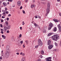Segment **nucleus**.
I'll return each instance as SVG.
<instances>
[{"instance_id":"obj_1","label":"nucleus","mask_w":61,"mask_h":61,"mask_svg":"<svg viewBox=\"0 0 61 61\" xmlns=\"http://www.w3.org/2000/svg\"><path fill=\"white\" fill-rule=\"evenodd\" d=\"M50 3H48V4H47V9H46V16L49 13V11H50Z\"/></svg>"},{"instance_id":"obj_2","label":"nucleus","mask_w":61,"mask_h":61,"mask_svg":"<svg viewBox=\"0 0 61 61\" xmlns=\"http://www.w3.org/2000/svg\"><path fill=\"white\" fill-rule=\"evenodd\" d=\"M58 36L57 34H55L54 36L51 37V39L54 41H56L57 40V39H58Z\"/></svg>"},{"instance_id":"obj_3","label":"nucleus","mask_w":61,"mask_h":61,"mask_svg":"<svg viewBox=\"0 0 61 61\" xmlns=\"http://www.w3.org/2000/svg\"><path fill=\"white\" fill-rule=\"evenodd\" d=\"M53 26V24L52 23L50 22V23L49 24V27L48 28V30H50L52 28V27Z\"/></svg>"},{"instance_id":"obj_4","label":"nucleus","mask_w":61,"mask_h":61,"mask_svg":"<svg viewBox=\"0 0 61 61\" xmlns=\"http://www.w3.org/2000/svg\"><path fill=\"white\" fill-rule=\"evenodd\" d=\"M38 45L39 46H41L42 45H43L42 42V41H41V40H40V39H39L38 40Z\"/></svg>"},{"instance_id":"obj_5","label":"nucleus","mask_w":61,"mask_h":61,"mask_svg":"<svg viewBox=\"0 0 61 61\" xmlns=\"http://www.w3.org/2000/svg\"><path fill=\"white\" fill-rule=\"evenodd\" d=\"M5 55H5V57L6 58H7L9 56V53L8 52L7 53L6 52V53H5Z\"/></svg>"},{"instance_id":"obj_6","label":"nucleus","mask_w":61,"mask_h":61,"mask_svg":"<svg viewBox=\"0 0 61 61\" xmlns=\"http://www.w3.org/2000/svg\"><path fill=\"white\" fill-rule=\"evenodd\" d=\"M46 61H52L51 60V57H50L48 58H47L46 59Z\"/></svg>"},{"instance_id":"obj_7","label":"nucleus","mask_w":61,"mask_h":61,"mask_svg":"<svg viewBox=\"0 0 61 61\" xmlns=\"http://www.w3.org/2000/svg\"><path fill=\"white\" fill-rule=\"evenodd\" d=\"M53 47V45H50L48 46L49 49H51Z\"/></svg>"},{"instance_id":"obj_8","label":"nucleus","mask_w":61,"mask_h":61,"mask_svg":"<svg viewBox=\"0 0 61 61\" xmlns=\"http://www.w3.org/2000/svg\"><path fill=\"white\" fill-rule=\"evenodd\" d=\"M58 27L59 29V30L60 32H61V27L60 26V24H59L58 25Z\"/></svg>"},{"instance_id":"obj_9","label":"nucleus","mask_w":61,"mask_h":61,"mask_svg":"<svg viewBox=\"0 0 61 61\" xmlns=\"http://www.w3.org/2000/svg\"><path fill=\"white\" fill-rule=\"evenodd\" d=\"M21 4V2L20 1H19L17 2V5L18 6H20Z\"/></svg>"},{"instance_id":"obj_10","label":"nucleus","mask_w":61,"mask_h":61,"mask_svg":"<svg viewBox=\"0 0 61 61\" xmlns=\"http://www.w3.org/2000/svg\"><path fill=\"white\" fill-rule=\"evenodd\" d=\"M34 25L36 28H39V27L38 26V25L36 24V23L34 24Z\"/></svg>"},{"instance_id":"obj_11","label":"nucleus","mask_w":61,"mask_h":61,"mask_svg":"<svg viewBox=\"0 0 61 61\" xmlns=\"http://www.w3.org/2000/svg\"><path fill=\"white\" fill-rule=\"evenodd\" d=\"M3 5H4L3 6H7V3L5 2H4L3 3Z\"/></svg>"},{"instance_id":"obj_12","label":"nucleus","mask_w":61,"mask_h":61,"mask_svg":"<svg viewBox=\"0 0 61 61\" xmlns=\"http://www.w3.org/2000/svg\"><path fill=\"white\" fill-rule=\"evenodd\" d=\"M51 41L50 40H49L47 42V45H50L51 44Z\"/></svg>"},{"instance_id":"obj_13","label":"nucleus","mask_w":61,"mask_h":61,"mask_svg":"<svg viewBox=\"0 0 61 61\" xmlns=\"http://www.w3.org/2000/svg\"><path fill=\"white\" fill-rule=\"evenodd\" d=\"M53 20L55 22H58V20L56 19H53Z\"/></svg>"},{"instance_id":"obj_14","label":"nucleus","mask_w":61,"mask_h":61,"mask_svg":"<svg viewBox=\"0 0 61 61\" xmlns=\"http://www.w3.org/2000/svg\"><path fill=\"white\" fill-rule=\"evenodd\" d=\"M6 51L5 52L6 53H7V52H8V51H9V50H10V49H9V48H7V47H6Z\"/></svg>"},{"instance_id":"obj_15","label":"nucleus","mask_w":61,"mask_h":61,"mask_svg":"<svg viewBox=\"0 0 61 61\" xmlns=\"http://www.w3.org/2000/svg\"><path fill=\"white\" fill-rule=\"evenodd\" d=\"M54 34V33H49L48 35V36H51L52 35V34Z\"/></svg>"},{"instance_id":"obj_16","label":"nucleus","mask_w":61,"mask_h":61,"mask_svg":"<svg viewBox=\"0 0 61 61\" xmlns=\"http://www.w3.org/2000/svg\"><path fill=\"white\" fill-rule=\"evenodd\" d=\"M57 30V29L56 27H55L54 28H53V31L54 32H56Z\"/></svg>"},{"instance_id":"obj_17","label":"nucleus","mask_w":61,"mask_h":61,"mask_svg":"<svg viewBox=\"0 0 61 61\" xmlns=\"http://www.w3.org/2000/svg\"><path fill=\"white\" fill-rule=\"evenodd\" d=\"M6 26H7L8 28V29H10V28L11 27V26L10 25H6Z\"/></svg>"},{"instance_id":"obj_18","label":"nucleus","mask_w":61,"mask_h":61,"mask_svg":"<svg viewBox=\"0 0 61 61\" xmlns=\"http://www.w3.org/2000/svg\"><path fill=\"white\" fill-rule=\"evenodd\" d=\"M20 61H25V58H22Z\"/></svg>"},{"instance_id":"obj_19","label":"nucleus","mask_w":61,"mask_h":61,"mask_svg":"<svg viewBox=\"0 0 61 61\" xmlns=\"http://www.w3.org/2000/svg\"><path fill=\"white\" fill-rule=\"evenodd\" d=\"M31 8H33V7H35V5H32L31 6Z\"/></svg>"},{"instance_id":"obj_20","label":"nucleus","mask_w":61,"mask_h":61,"mask_svg":"<svg viewBox=\"0 0 61 61\" xmlns=\"http://www.w3.org/2000/svg\"><path fill=\"white\" fill-rule=\"evenodd\" d=\"M41 54L42 55L44 54V51L43 50H41Z\"/></svg>"},{"instance_id":"obj_21","label":"nucleus","mask_w":61,"mask_h":61,"mask_svg":"<svg viewBox=\"0 0 61 61\" xmlns=\"http://www.w3.org/2000/svg\"><path fill=\"white\" fill-rule=\"evenodd\" d=\"M5 23H6V25H8V21H6L5 22Z\"/></svg>"},{"instance_id":"obj_22","label":"nucleus","mask_w":61,"mask_h":61,"mask_svg":"<svg viewBox=\"0 0 61 61\" xmlns=\"http://www.w3.org/2000/svg\"><path fill=\"white\" fill-rule=\"evenodd\" d=\"M6 47L10 49V48H9L10 47L9 46V45L7 46H6Z\"/></svg>"},{"instance_id":"obj_23","label":"nucleus","mask_w":61,"mask_h":61,"mask_svg":"<svg viewBox=\"0 0 61 61\" xmlns=\"http://www.w3.org/2000/svg\"><path fill=\"white\" fill-rule=\"evenodd\" d=\"M39 46V45H36L35 46V48H38V46Z\"/></svg>"},{"instance_id":"obj_24","label":"nucleus","mask_w":61,"mask_h":61,"mask_svg":"<svg viewBox=\"0 0 61 61\" xmlns=\"http://www.w3.org/2000/svg\"><path fill=\"white\" fill-rule=\"evenodd\" d=\"M55 44L56 46H57L58 45L56 43V42H55Z\"/></svg>"},{"instance_id":"obj_25","label":"nucleus","mask_w":61,"mask_h":61,"mask_svg":"<svg viewBox=\"0 0 61 61\" xmlns=\"http://www.w3.org/2000/svg\"><path fill=\"white\" fill-rule=\"evenodd\" d=\"M46 32V30H44L43 32V33H45Z\"/></svg>"},{"instance_id":"obj_26","label":"nucleus","mask_w":61,"mask_h":61,"mask_svg":"<svg viewBox=\"0 0 61 61\" xmlns=\"http://www.w3.org/2000/svg\"><path fill=\"white\" fill-rule=\"evenodd\" d=\"M22 25H25V23L24 22V21L22 22Z\"/></svg>"},{"instance_id":"obj_27","label":"nucleus","mask_w":61,"mask_h":61,"mask_svg":"<svg viewBox=\"0 0 61 61\" xmlns=\"http://www.w3.org/2000/svg\"><path fill=\"white\" fill-rule=\"evenodd\" d=\"M53 51H57V50H56V49H54L53 50Z\"/></svg>"},{"instance_id":"obj_28","label":"nucleus","mask_w":61,"mask_h":61,"mask_svg":"<svg viewBox=\"0 0 61 61\" xmlns=\"http://www.w3.org/2000/svg\"><path fill=\"white\" fill-rule=\"evenodd\" d=\"M5 27L6 29H8V27H7V26H6V25Z\"/></svg>"},{"instance_id":"obj_29","label":"nucleus","mask_w":61,"mask_h":61,"mask_svg":"<svg viewBox=\"0 0 61 61\" xmlns=\"http://www.w3.org/2000/svg\"><path fill=\"white\" fill-rule=\"evenodd\" d=\"M28 0H25V3H27V2H28Z\"/></svg>"},{"instance_id":"obj_30","label":"nucleus","mask_w":61,"mask_h":61,"mask_svg":"<svg viewBox=\"0 0 61 61\" xmlns=\"http://www.w3.org/2000/svg\"><path fill=\"white\" fill-rule=\"evenodd\" d=\"M4 31H5V30H6V28H5V27H4ZM6 31V30H5V31Z\"/></svg>"},{"instance_id":"obj_31","label":"nucleus","mask_w":61,"mask_h":61,"mask_svg":"<svg viewBox=\"0 0 61 61\" xmlns=\"http://www.w3.org/2000/svg\"><path fill=\"white\" fill-rule=\"evenodd\" d=\"M1 55L2 56H5V54H4V53H2Z\"/></svg>"},{"instance_id":"obj_32","label":"nucleus","mask_w":61,"mask_h":61,"mask_svg":"<svg viewBox=\"0 0 61 61\" xmlns=\"http://www.w3.org/2000/svg\"><path fill=\"white\" fill-rule=\"evenodd\" d=\"M20 43L21 44H22L23 43V41H20Z\"/></svg>"},{"instance_id":"obj_33","label":"nucleus","mask_w":61,"mask_h":61,"mask_svg":"<svg viewBox=\"0 0 61 61\" xmlns=\"http://www.w3.org/2000/svg\"><path fill=\"white\" fill-rule=\"evenodd\" d=\"M22 11L23 12V14H25V11L24 10H23Z\"/></svg>"},{"instance_id":"obj_34","label":"nucleus","mask_w":61,"mask_h":61,"mask_svg":"<svg viewBox=\"0 0 61 61\" xmlns=\"http://www.w3.org/2000/svg\"><path fill=\"white\" fill-rule=\"evenodd\" d=\"M9 32H10L9 31V30H7V33H9Z\"/></svg>"},{"instance_id":"obj_35","label":"nucleus","mask_w":61,"mask_h":61,"mask_svg":"<svg viewBox=\"0 0 61 61\" xmlns=\"http://www.w3.org/2000/svg\"><path fill=\"white\" fill-rule=\"evenodd\" d=\"M9 18H7V21H9Z\"/></svg>"},{"instance_id":"obj_36","label":"nucleus","mask_w":61,"mask_h":61,"mask_svg":"<svg viewBox=\"0 0 61 61\" xmlns=\"http://www.w3.org/2000/svg\"><path fill=\"white\" fill-rule=\"evenodd\" d=\"M21 36H22V34H20L19 35L20 37H21Z\"/></svg>"},{"instance_id":"obj_37","label":"nucleus","mask_w":61,"mask_h":61,"mask_svg":"<svg viewBox=\"0 0 61 61\" xmlns=\"http://www.w3.org/2000/svg\"><path fill=\"white\" fill-rule=\"evenodd\" d=\"M2 1H1V0H0V5H1V4L2 3Z\"/></svg>"},{"instance_id":"obj_38","label":"nucleus","mask_w":61,"mask_h":61,"mask_svg":"<svg viewBox=\"0 0 61 61\" xmlns=\"http://www.w3.org/2000/svg\"><path fill=\"white\" fill-rule=\"evenodd\" d=\"M22 8H23L22 6H21L20 8V9H22Z\"/></svg>"},{"instance_id":"obj_39","label":"nucleus","mask_w":61,"mask_h":61,"mask_svg":"<svg viewBox=\"0 0 61 61\" xmlns=\"http://www.w3.org/2000/svg\"><path fill=\"white\" fill-rule=\"evenodd\" d=\"M5 11H6L7 10H8V9H7V8L6 7H5Z\"/></svg>"},{"instance_id":"obj_40","label":"nucleus","mask_w":61,"mask_h":61,"mask_svg":"<svg viewBox=\"0 0 61 61\" xmlns=\"http://www.w3.org/2000/svg\"><path fill=\"white\" fill-rule=\"evenodd\" d=\"M16 54L17 55H19V53L18 52H17L16 53Z\"/></svg>"},{"instance_id":"obj_41","label":"nucleus","mask_w":61,"mask_h":61,"mask_svg":"<svg viewBox=\"0 0 61 61\" xmlns=\"http://www.w3.org/2000/svg\"><path fill=\"white\" fill-rule=\"evenodd\" d=\"M40 57L41 58H42V57H43V56H42V55H41L40 56Z\"/></svg>"},{"instance_id":"obj_42","label":"nucleus","mask_w":61,"mask_h":61,"mask_svg":"<svg viewBox=\"0 0 61 61\" xmlns=\"http://www.w3.org/2000/svg\"><path fill=\"white\" fill-rule=\"evenodd\" d=\"M38 18H40H40H41V17H40V16H38Z\"/></svg>"},{"instance_id":"obj_43","label":"nucleus","mask_w":61,"mask_h":61,"mask_svg":"<svg viewBox=\"0 0 61 61\" xmlns=\"http://www.w3.org/2000/svg\"><path fill=\"white\" fill-rule=\"evenodd\" d=\"M1 33L2 34H4V32L3 31H1Z\"/></svg>"},{"instance_id":"obj_44","label":"nucleus","mask_w":61,"mask_h":61,"mask_svg":"<svg viewBox=\"0 0 61 61\" xmlns=\"http://www.w3.org/2000/svg\"><path fill=\"white\" fill-rule=\"evenodd\" d=\"M5 17L4 16H2V18H5Z\"/></svg>"},{"instance_id":"obj_45","label":"nucleus","mask_w":61,"mask_h":61,"mask_svg":"<svg viewBox=\"0 0 61 61\" xmlns=\"http://www.w3.org/2000/svg\"><path fill=\"white\" fill-rule=\"evenodd\" d=\"M6 14H8L9 12H8V11H6Z\"/></svg>"},{"instance_id":"obj_46","label":"nucleus","mask_w":61,"mask_h":61,"mask_svg":"<svg viewBox=\"0 0 61 61\" xmlns=\"http://www.w3.org/2000/svg\"><path fill=\"white\" fill-rule=\"evenodd\" d=\"M25 42H26V43H28V41H25Z\"/></svg>"},{"instance_id":"obj_47","label":"nucleus","mask_w":61,"mask_h":61,"mask_svg":"<svg viewBox=\"0 0 61 61\" xmlns=\"http://www.w3.org/2000/svg\"><path fill=\"white\" fill-rule=\"evenodd\" d=\"M14 39V37H12L11 38V40H13Z\"/></svg>"},{"instance_id":"obj_48","label":"nucleus","mask_w":61,"mask_h":61,"mask_svg":"<svg viewBox=\"0 0 61 61\" xmlns=\"http://www.w3.org/2000/svg\"><path fill=\"white\" fill-rule=\"evenodd\" d=\"M11 14H9L8 15V16H11Z\"/></svg>"},{"instance_id":"obj_49","label":"nucleus","mask_w":61,"mask_h":61,"mask_svg":"<svg viewBox=\"0 0 61 61\" xmlns=\"http://www.w3.org/2000/svg\"><path fill=\"white\" fill-rule=\"evenodd\" d=\"M3 22H4V21L2 20H1V23H3Z\"/></svg>"},{"instance_id":"obj_50","label":"nucleus","mask_w":61,"mask_h":61,"mask_svg":"<svg viewBox=\"0 0 61 61\" xmlns=\"http://www.w3.org/2000/svg\"><path fill=\"white\" fill-rule=\"evenodd\" d=\"M23 46H24L23 48H25V44H24Z\"/></svg>"},{"instance_id":"obj_51","label":"nucleus","mask_w":61,"mask_h":61,"mask_svg":"<svg viewBox=\"0 0 61 61\" xmlns=\"http://www.w3.org/2000/svg\"><path fill=\"white\" fill-rule=\"evenodd\" d=\"M3 27V25L2 24L0 25V27Z\"/></svg>"},{"instance_id":"obj_52","label":"nucleus","mask_w":61,"mask_h":61,"mask_svg":"<svg viewBox=\"0 0 61 61\" xmlns=\"http://www.w3.org/2000/svg\"><path fill=\"white\" fill-rule=\"evenodd\" d=\"M10 2H12V1H13V0H9V1Z\"/></svg>"},{"instance_id":"obj_53","label":"nucleus","mask_w":61,"mask_h":61,"mask_svg":"<svg viewBox=\"0 0 61 61\" xmlns=\"http://www.w3.org/2000/svg\"><path fill=\"white\" fill-rule=\"evenodd\" d=\"M4 36H4V35H2V37L3 38L4 37Z\"/></svg>"},{"instance_id":"obj_54","label":"nucleus","mask_w":61,"mask_h":61,"mask_svg":"<svg viewBox=\"0 0 61 61\" xmlns=\"http://www.w3.org/2000/svg\"><path fill=\"white\" fill-rule=\"evenodd\" d=\"M59 15H60V16H61V13H59Z\"/></svg>"},{"instance_id":"obj_55","label":"nucleus","mask_w":61,"mask_h":61,"mask_svg":"<svg viewBox=\"0 0 61 61\" xmlns=\"http://www.w3.org/2000/svg\"><path fill=\"white\" fill-rule=\"evenodd\" d=\"M3 38V39H5V36Z\"/></svg>"},{"instance_id":"obj_56","label":"nucleus","mask_w":61,"mask_h":61,"mask_svg":"<svg viewBox=\"0 0 61 61\" xmlns=\"http://www.w3.org/2000/svg\"><path fill=\"white\" fill-rule=\"evenodd\" d=\"M2 59V57H0V59Z\"/></svg>"},{"instance_id":"obj_57","label":"nucleus","mask_w":61,"mask_h":61,"mask_svg":"<svg viewBox=\"0 0 61 61\" xmlns=\"http://www.w3.org/2000/svg\"><path fill=\"white\" fill-rule=\"evenodd\" d=\"M1 31H3V29H1Z\"/></svg>"},{"instance_id":"obj_58","label":"nucleus","mask_w":61,"mask_h":61,"mask_svg":"<svg viewBox=\"0 0 61 61\" xmlns=\"http://www.w3.org/2000/svg\"><path fill=\"white\" fill-rule=\"evenodd\" d=\"M20 29H22V27H20Z\"/></svg>"},{"instance_id":"obj_59","label":"nucleus","mask_w":61,"mask_h":61,"mask_svg":"<svg viewBox=\"0 0 61 61\" xmlns=\"http://www.w3.org/2000/svg\"><path fill=\"white\" fill-rule=\"evenodd\" d=\"M35 17L36 18H37V17H38L37 16H36Z\"/></svg>"},{"instance_id":"obj_60","label":"nucleus","mask_w":61,"mask_h":61,"mask_svg":"<svg viewBox=\"0 0 61 61\" xmlns=\"http://www.w3.org/2000/svg\"><path fill=\"white\" fill-rule=\"evenodd\" d=\"M33 2L34 3V2H35V0H33Z\"/></svg>"},{"instance_id":"obj_61","label":"nucleus","mask_w":61,"mask_h":61,"mask_svg":"<svg viewBox=\"0 0 61 61\" xmlns=\"http://www.w3.org/2000/svg\"><path fill=\"white\" fill-rule=\"evenodd\" d=\"M3 14H4V15H5V12H3Z\"/></svg>"},{"instance_id":"obj_62","label":"nucleus","mask_w":61,"mask_h":61,"mask_svg":"<svg viewBox=\"0 0 61 61\" xmlns=\"http://www.w3.org/2000/svg\"><path fill=\"white\" fill-rule=\"evenodd\" d=\"M57 1L58 2H59V1H60V0H57Z\"/></svg>"},{"instance_id":"obj_63","label":"nucleus","mask_w":61,"mask_h":61,"mask_svg":"<svg viewBox=\"0 0 61 61\" xmlns=\"http://www.w3.org/2000/svg\"><path fill=\"white\" fill-rule=\"evenodd\" d=\"M22 53H23L22 52H21L20 53V55H22Z\"/></svg>"},{"instance_id":"obj_64","label":"nucleus","mask_w":61,"mask_h":61,"mask_svg":"<svg viewBox=\"0 0 61 61\" xmlns=\"http://www.w3.org/2000/svg\"><path fill=\"white\" fill-rule=\"evenodd\" d=\"M6 11L5 10H4V12H5V13H6Z\"/></svg>"}]
</instances>
